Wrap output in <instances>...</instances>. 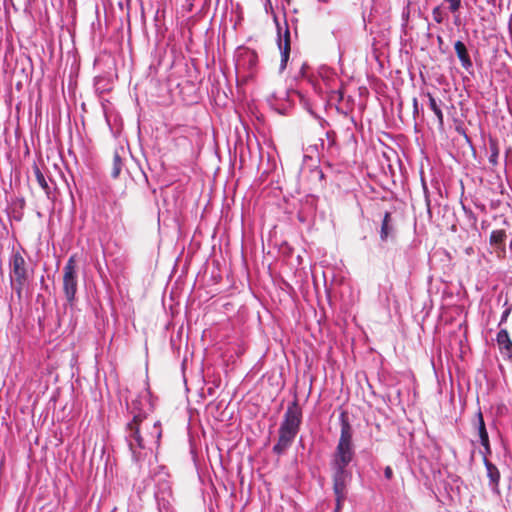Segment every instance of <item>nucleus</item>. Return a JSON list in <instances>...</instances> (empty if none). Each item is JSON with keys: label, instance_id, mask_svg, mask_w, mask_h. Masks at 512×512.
I'll list each match as a JSON object with an SVG mask.
<instances>
[{"label": "nucleus", "instance_id": "f257e3e1", "mask_svg": "<svg viewBox=\"0 0 512 512\" xmlns=\"http://www.w3.org/2000/svg\"><path fill=\"white\" fill-rule=\"evenodd\" d=\"M133 419L127 423L125 441L129 448L132 461L142 470L150 465L154 450L159 447L162 428L159 421L147 418L146 413L152 409L148 392L132 401Z\"/></svg>", "mask_w": 512, "mask_h": 512}, {"label": "nucleus", "instance_id": "f03ea898", "mask_svg": "<svg viewBox=\"0 0 512 512\" xmlns=\"http://www.w3.org/2000/svg\"><path fill=\"white\" fill-rule=\"evenodd\" d=\"M302 409L297 399L288 404L283 420L278 429V440L272 451L276 455H283L293 444L302 423Z\"/></svg>", "mask_w": 512, "mask_h": 512}, {"label": "nucleus", "instance_id": "7ed1b4c3", "mask_svg": "<svg viewBox=\"0 0 512 512\" xmlns=\"http://www.w3.org/2000/svg\"><path fill=\"white\" fill-rule=\"evenodd\" d=\"M355 456V448L336 446L330 460L333 482H348L352 479V472L348 466Z\"/></svg>", "mask_w": 512, "mask_h": 512}, {"label": "nucleus", "instance_id": "20e7f679", "mask_svg": "<svg viewBox=\"0 0 512 512\" xmlns=\"http://www.w3.org/2000/svg\"><path fill=\"white\" fill-rule=\"evenodd\" d=\"M10 284L19 301L22 300L23 290L29 282V272L26 261L19 250H13L9 259Z\"/></svg>", "mask_w": 512, "mask_h": 512}, {"label": "nucleus", "instance_id": "39448f33", "mask_svg": "<svg viewBox=\"0 0 512 512\" xmlns=\"http://www.w3.org/2000/svg\"><path fill=\"white\" fill-rule=\"evenodd\" d=\"M77 286L76 261L75 257L71 256L63 268V292L70 305L75 301Z\"/></svg>", "mask_w": 512, "mask_h": 512}, {"label": "nucleus", "instance_id": "423d86ee", "mask_svg": "<svg viewBox=\"0 0 512 512\" xmlns=\"http://www.w3.org/2000/svg\"><path fill=\"white\" fill-rule=\"evenodd\" d=\"M274 21H275L276 26H277V31H278V47H279L280 52H281L280 70H284L286 65H287V62L289 60V55H290V32H289V27H288L287 21L285 20V22H284V31H283V34H282V27H281L280 23L278 22V19H277L276 16L274 17Z\"/></svg>", "mask_w": 512, "mask_h": 512}, {"label": "nucleus", "instance_id": "0eeeda50", "mask_svg": "<svg viewBox=\"0 0 512 512\" xmlns=\"http://www.w3.org/2000/svg\"><path fill=\"white\" fill-rule=\"evenodd\" d=\"M339 421L341 425V431L337 446H342L345 448H355L353 444V428L345 412H342L340 414Z\"/></svg>", "mask_w": 512, "mask_h": 512}, {"label": "nucleus", "instance_id": "6e6552de", "mask_svg": "<svg viewBox=\"0 0 512 512\" xmlns=\"http://www.w3.org/2000/svg\"><path fill=\"white\" fill-rule=\"evenodd\" d=\"M170 486L168 482L164 481L162 482L157 490L155 491V499L158 504L159 511L162 512V510H168V507L170 505Z\"/></svg>", "mask_w": 512, "mask_h": 512}, {"label": "nucleus", "instance_id": "1a4fd4ad", "mask_svg": "<svg viewBox=\"0 0 512 512\" xmlns=\"http://www.w3.org/2000/svg\"><path fill=\"white\" fill-rule=\"evenodd\" d=\"M456 55L461 63V66L468 72L473 68V63L468 53L466 45L462 41H456L454 44Z\"/></svg>", "mask_w": 512, "mask_h": 512}, {"label": "nucleus", "instance_id": "9d476101", "mask_svg": "<svg viewBox=\"0 0 512 512\" xmlns=\"http://www.w3.org/2000/svg\"><path fill=\"white\" fill-rule=\"evenodd\" d=\"M348 484V482H333V492L336 501L335 512H340L342 509L348 493Z\"/></svg>", "mask_w": 512, "mask_h": 512}, {"label": "nucleus", "instance_id": "9b49d317", "mask_svg": "<svg viewBox=\"0 0 512 512\" xmlns=\"http://www.w3.org/2000/svg\"><path fill=\"white\" fill-rule=\"evenodd\" d=\"M484 465L489 478V486L491 490L495 493H499L500 472L498 468L488 459H485Z\"/></svg>", "mask_w": 512, "mask_h": 512}, {"label": "nucleus", "instance_id": "f8f14e48", "mask_svg": "<svg viewBox=\"0 0 512 512\" xmlns=\"http://www.w3.org/2000/svg\"><path fill=\"white\" fill-rule=\"evenodd\" d=\"M394 232L393 225L391 223V214L390 212H385L382 224H381V230H380V238L382 241H387Z\"/></svg>", "mask_w": 512, "mask_h": 512}, {"label": "nucleus", "instance_id": "ddd939ff", "mask_svg": "<svg viewBox=\"0 0 512 512\" xmlns=\"http://www.w3.org/2000/svg\"><path fill=\"white\" fill-rule=\"evenodd\" d=\"M496 340L498 345L505 349L509 353V356L512 357V341L510 340L508 331L506 329H501L497 333Z\"/></svg>", "mask_w": 512, "mask_h": 512}, {"label": "nucleus", "instance_id": "4468645a", "mask_svg": "<svg viewBox=\"0 0 512 512\" xmlns=\"http://www.w3.org/2000/svg\"><path fill=\"white\" fill-rule=\"evenodd\" d=\"M428 101H429V108L434 112L435 116L437 117L439 126H443L444 124V115L439 107V105L436 102V99L433 97L431 93H427Z\"/></svg>", "mask_w": 512, "mask_h": 512}, {"label": "nucleus", "instance_id": "2eb2a0df", "mask_svg": "<svg viewBox=\"0 0 512 512\" xmlns=\"http://www.w3.org/2000/svg\"><path fill=\"white\" fill-rule=\"evenodd\" d=\"M477 429H478V435L480 439V443L489 441L488 432L486 430V426L484 423L483 415L481 412L477 414Z\"/></svg>", "mask_w": 512, "mask_h": 512}, {"label": "nucleus", "instance_id": "dca6fc26", "mask_svg": "<svg viewBox=\"0 0 512 512\" xmlns=\"http://www.w3.org/2000/svg\"><path fill=\"white\" fill-rule=\"evenodd\" d=\"M489 150H490V155L488 157V161L492 166H496L498 164L499 148H498V144L495 140H490Z\"/></svg>", "mask_w": 512, "mask_h": 512}, {"label": "nucleus", "instance_id": "f3484780", "mask_svg": "<svg viewBox=\"0 0 512 512\" xmlns=\"http://www.w3.org/2000/svg\"><path fill=\"white\" fill-rule=\"evenodd\" d=\"M122 167H123L122 158L120 157L119 153L116 151L113 155V166H112L111 176L113 178H117L121 173Z\"/></svg>", "mask_w": 512, "mask_h": 512}, {"label": "nucleus", "instance_id": "a211bd4d", "mask_svg": "<svg viewBox=\"0 0 512 512\" xmlns=\"http://www.w3.org/2000/svg\"><path fill=\"white\" fill-rule=\"evenodd\" d=\"M240 61H243V62L247 61L249 68L252 69L253 67L256 66L257 61H258V57H257V55H256V53L254 51L246 50L242 54L241 59L239 60L238 65L240 64Z\"/></svg>", "mask_w": 512, "mask_h": 512}, {"label": "nucleus", "instance_id": "6ab92c4d", "mask_svg": "<svg viewBox=\"0 0 512 512\" xmlns=\"http://www.w3.org/2000/svg\"><path fill=\"white\" fill-rule=\"evenodd\" d=\"M35 177H36V180H37V183L39 184V186L45 191V193L47 194V196L49 197L50 195V187L43 175V173L40 171V169L38 167L35 168Z\"/></svg>", "mask_w": 512, "mask_h": 512}, {"label": "nucleus", "instance_id": "aec40b11", "mask_svg": "<svg viewBox=\"0 0 512 512\" xmlns=\"http://www.w3.org/2000/svg\"><path fill=\"white\" fill-rule=\"evenodd\" d=\"M432 17L436 23L441 24L448 18V15L443 11L441 6H436L432 10Z\"/></svg>", "mask_w": 512, "mask_h": 512}, {"label": "nucleus", "instance_id": "412c9836", "mask_svg": "<svg viewBox=\"0 0 512 512\" xmlns=\"http://www.w3.org/2000/svg\"><path fill=\"white\" fill-rule=\"evenodd\" d=\"M444 2L448 3V10L452 14L458 13V11L461 7V4H462V0H444Z\"/></svg>", "mask_w": 512, "mask_h": 512}, {"label": "nucleus", "instance_id": "4be33fe9", "mask_svg": "<svg viewBox=\"0 0 512 512\" xmlns=\"http://www.w3.org/2000/svg\"><path fill=\"white\" fill-rule=\"evenodd\" d=\"M505 238V233L503 231H493L490 236V240L492 243L498 244L501 243Z\"/></svg>", "mask_w": 512, "mask_h": 512}, {"label": "nucleus", "instance_id": "5701e85b", "mask_svg": "<svg viewBox=\"0 0 512 512\" xmlns=\"http://www.w3.org/2000/svg\"><path fill=\"white\" fill-rule=\"evenodd\" d=\"M311 175L312 177L317 178L320 184L322 185V182L324 180V173L320 168L316 167L315 169H313L311 171Z\"/></svg>", "mask_w": 512, "mask_h": 512}, {"label": "nucleus", "instance_id": "b1692460", "mask_svg": "<svg viewBox=\"0 0 512 512\" xmlns=\"http://www.w3.org/2000/svg\"><path fill=\"white\" fill-rule=\"evenodd\" d=\"M481 445H482V446H483V448H484V450H483L481 453H482V455H483V462L485 463V459H488V458H487V457H488V455H490V454H491V452H492V451H491V447H490V442H489V441H487L486 443H485V442H483V443H481Z\"/></svg>", "mask_w": 512, "mask_h": 512}, {"label": "nucleus", "instance_id": "393cba45", "mask_svg": "<svg viewBox=\"0 0 512 512\" xmlns=\"http://www.w3.org/2000/svg\"><path fill=\"white\" fill-rule=\"evenodd\" d=\"M511 311H512V305H511V306H508V307L503 311V313H502V315H501V319H500L499 325H502V324H504V323L507 321V319H508L509 315L511 314Z\"/></svg>", "mask_w": 512, "mask_h": 512}, {"label": "nucleus", "instance_id": "a878e982", "mask_svg": "<svg viewBox=\"0 0 512 512\" xmlns=\"http://www.w3.org/2000/svg\"><path fill=\"white\" fill-rule=\"evenodd\" d=\"M327 149H330L335 144L334 133L327 132Z\"/></svg>", "mask_w": 512, "mask_h": 512}, {"label": "nucleus", "instance_id": "bb28decb", "mask_svg": "<svg viewBox=\"0 0 512 512\" xmlns=\"http://www.w3.org/2000/svg\"><path fill=\"white\" fill-rule=\"evenodd\" d=\"M384 476L386 479L390 480L393 476V470L390 466H387L385 469H384Z\"/></svg>", "mask_w": 512, "mask_h": 512}, {"label": "nucleus", "instance_id": "cd10ccee", "mask_svg": "<svg viewBox=\"0 0 512 512\" xmlns=\"http://www.w3.org/2000/svg\"><path fill=\"white\" fill-rule=\"evenodd\" d=\"M403 25H406L409 19V10H404L402 13Z\"/></svg>", "mask_w": 512, "mask_h": 512}, {"label": "nucleus", "instance_id": "c85d7f7f", "mask_svg": "<svg viewBox=\"0 0 512 512\" xmlns=\"http://www.w3.org/2000/svg\"><path fill=\"white\" fill-rule=\"evenodd\" d=\"M419 111L418 108V100L416 98L413 99V114H417Z\"/></svg>", "mask_w": 512, "mask_h": 512}, {"label": "nucleus", "instance_id": "c756f323", "mask_svg": "<svg viewBox=\"0 0 512 512\" xmlns=\"http://www.w3.org/2000/svg\"><path fill=\"white\" fill-rule=\"evenodd\" d=\"M453 15H454V24H455L456 26L460 25V23H461V22H460V16H459V14H458V13H456V14H453Z\"/></svg>", "mask_w": 512, "mask_h": 512}, {"label": "nucleus", "instance_id": "7c9ffc66", "mask_svg": "<svg viewBox=\"0 0 512 512\" xmlns=\"http://www.w3.org/2000/svg\"><path fill=\"white\" fill-rule=\"evenodd\" d=\"M306 68V64H302V67H301V74L304 75V69Z\"/></svg>", "mask_w": 512, "mask_h": 512}, {"label": "nucleus", "instance_id": "2f4dec72", "mask_svg": "<svg viewBox=\"0 0 512 512\" xmlns=\"http://www.w3.org/2000/svg\"><path fill=\"white\" fill-rule=\"evenodd\" d=\"M437 40H438V42H439L440 44L443 42V39H442V37H441V36H438V37H437Z\"/></svg>", "mask_w": 512, "mask_h": 512}, {"label": "nucleus", "instance_id": "473e14b6", "mask_svg": "<svg viewBox=\"0 0 512 512\" xmlns=\"http://www.w3.org/2000/svg\"><path fill=\"white\" fill-rule=\"evenodd\" d=\"M268 5H269V6H271V2H270V0H266L265 7L267 8V6H268Z\"/></svg>", "mask_w": 512, "mask_h": 512}, {"label": "nucleus", "instance_id": "72a5a7b5", "mask_svg": "<svg viewBox=\"0 0 512 512\" xmlns=\"http://www.w3.org/2000/svg\"><path fill=\"white\" fill-rule=\"evenodd\" d=\"M67 186H68V189H69V194L71 195V197H73V195H72V191H71L70 186H69V184H68V183H67Z\"/></svg>", "mask_w": 512, "mask_h": 512}, {"label": "nucleus", "instance_id": "f704fd0d", "mask_svg": "<svg viewBox=\"0 0 512 512\" xmlns=\"http://www.w3.org/2000/svg\"><path fill=\"white\" fill-rule=\"evenodd\" d=\"M511 282H512V277H511Z\"/></svg>", "mask_w": 512, "mask_h": 512}]
</instances>
